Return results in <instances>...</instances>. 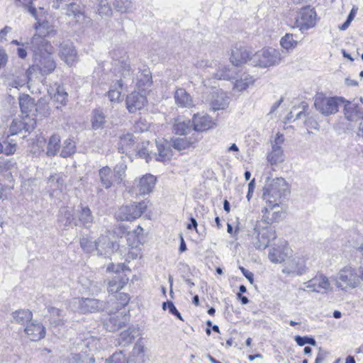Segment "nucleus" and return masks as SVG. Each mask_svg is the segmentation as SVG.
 <instances>
[{"label": "nucleus", "mask_w": 363, "mask_h": 363, "mask_svg": "<svg viewBox=\"0 0 363 363\" xmlns=\"http://www.w3.org/2000/svg\"><path fill=\"white\" fill-rule=\"evenodd\" d=\"M38 35H34L31 39L33 51V65L43 75L50 74L56 67L55 62L52 57V47L44 38L53 31L48 21L42 23L38 22L35 26Z\"/></svg>", "instance_id": "obj_1"}, {"label": "nucleus", "mask_w": 363, "mask_h": 363, "mask_svg": "<svg viewBox=\"0 0 363 363\" xmlns=\"http://www.w3.org/2000/svg\"><path fill=\"white\" fill-rule=\"evenodd\" d=\"M290 193L286 181L281 177L274 179L267 178L266 184L263 188V199L271 208L279 206L283 198H286Z\"/></svg>", "instance_id": "obj_2"}, {"label": "nucleus", "mask_w": 363, "mask_h": 363, "mask_svg": "<svg viewBox=\"0 0 363 363\" xmlns=\"http://www.w3.org/2000/svg\"><path fill=\"white\" fill-rule=\"evenodd\" d=\"M282 59L281 52L272 48H263L250 58V65L255 67L267 68L278 65Z\"/></svg>", "instance_id": "obj_3"}, {"label": "nucleus", "mask_w": 363, "mask_h": 363, "mask_svg": "<svg viewBox=\"0 0 363 363\" xmlns=\"http://www.w3.org/2000/svg\"><path fill=\"white\" fill-rule=\"evenodd\" d=\"M344 102L341 97H327L323 94H318L315 96L314 106L320 113L329 116L337 113L339 106Z\"/></svg>", "instance_id": "obj_4"}, {"label": "nucleus", "mask_w": 363, "mask_h": 363, "mask_svg": "<svg viewBox=\"0 0 363 363\" xmlns=\"http://www.w3.org/2000/svg\"><path fill=\"white\" fill-rule=\"evenodd\" d=\"M73 310L78 311L81 313H95L103 310L106 303L99 299L91 298H74L71 303Z\"/></svg>", "instance_id": "obj_5"}, {"label": "nucleus", "mask_w": 363, "mask_h": 363, "mask_svg": "<svg viewBox=\"0 0 363 363\" xmlns=\"http://www.w3.org/2000/svg\"><path fill=\"white\" fill-rule=\"evenodd\" d=\"M336 286L338 288L355 289L359 286V279L357 277L356 269L350 266L341 269L337 275Z\"/></svg>", "instance_id": "obj_6"}, {"label": "nucleus", "mask_w": 363, "mask_h": 363, "mask_svg": "<svg viewBox=\"0 0 363 363\" xmlns=\"http://www.w3.org/2000/svg\"><path fill=\"white\" fill-rule=\"evenodd\" d=\"M65 11V14L71 18L73 21L82 25V26L89 27L92 24V20L87 17L83 9L77 3H64L62 8Z\"/></svg>", "instance_id": "obj_7"}, {"label": "nucleus", "mask_w": 363, "mask_h": 363, "mask_svg": "<svg viewBox=\"0 0 363 363\" xmlns=\"http://www.w3.org/2000/svg\"><path fill=\"white\" fill-rule=\"evenodd\" d=\"M157 182V178L151 174H146L135 179L130 191L136 195L145 196L152 192Z\"/></svg>", "instance_id": "obj_8"}, {"label": "nucleus", "mask_w": 363, "mask_h": 363, "mask_svg": "<svg viewBox=\"0 0 363 363\" xmlns=\"http://www.w3.org/2000/svg\"><path fill=\"white\" fill-rule=\"evenodd\" d=\"M316 24V13L310 6L302 8L296 17L295 26L300 30H307Z\"/></svg>", "instance_id": "obj_9"}, {"label": "nucleus", "mask_w": 363, "mask_h": 363, "mask_svg": "<svg viewBox=\"0 0 363 363\" xmlns=\"http://www.w3.org/2000/svg\"><path fill=\"white\" fill-rule=\"evenodd\" d=\"M146 208L145 202L123 206L116 212V217L121 220H133L139 218Z\"/></svg>", "instance_id": "obj_10"}, {"label": "nucleus", "mask_w": 363, "mask_h": 363, "mask_svg": "<svg viewBox=\"0 0 363 363\" xmlns=\"http://www.w3.org/2000/svg\"><path fill=\"white\" fill-rule=\"evenodd\" d=\"M115 55V53H113V58L115 60V65L118 66V72L121 73V79L117 81L116 85H117L119 89H121L123 83L126 84L134 83L135 77L130 64L127 62L128 57L125 53H124V56L121 57V60L116 59Z\"/></svg>", "instance_id": "obj_11"}, {"label": "nucleus", "mask_w": 363, "mask_h": 363, "mask_svg": "<svg viewBox=\"0 0 363 363\" xmlns=\"http://www.w3.org/2000/svg\"><path fill=\"white\" fill-rule=\"evenodd\" d=\"M292 250L289 247L287 241L279 240L269 252L268 257L273 263H281L286 258L291 255Z\"/></svg>", "instance_id": "obj_12"}, {"label": "nucleus", "mask_w": 363, "mask_h": 363, "mask_svg": "<svg viewBox=\"0 0 363 363\" xmlns=\"http://www.w3.org/2000/svg\"><path fill=\"white\" fill-rule=\"evenodd\" d=\"M126 107L131 113L142 110L147 103L146 97L136 91H133L128 94L126 97Z\"/></svg>", "instance_id": "obj_13"}, {"label": "nucleus", "mask_w": 363, "mask_h": 363, "mask_svg": "<svg viewBox=\"0 0 363 363\" xmlns=\"http://www.w3.org/2000/svg\"><path fill=\"white\" fill-rule=\"evenodd\" d=\"M306 261L303 257H294L283 268L282 272L287 275L301 276L306 272Z\"/></svg>", "instance_id": "obj_14"}, {"label": "nucleus", "mask_w": 363, "mask_h": 363, "mask_svg": "<svg viewBox=\"0 0 363 363\" xmlns=\"http://www.w3.org/2000/svg\"><path fill=\"white\" fill-rule=\"evenodd\" d=\"M257 230V228H254ZM257 240L255 246L257 249H265L269 242L276 238V233L274 228H257L256 230Z\"/></svg>", "instance_id": "obj_15"}, {"label": "nucleus", "mask_w": 363, "mask_h": 363, "mask_svg": "<svg viewBox=\"0 0 363 363\" xmlns=\"http://www.w3.org/2000/svg\"><path fill=\"white\" fill-rule=\"evenodd\" d=\"M59 55L69 66L72 65L77 59V51L73 43L69 41H63L60 44Z\"/></svg>", "instance_id": "obj_16"}, {"label": "nucleus", "mask_w": 363, "mask_h": 363, "mask_svg": "<svg viewBox=\"0 0 363 363\" xmlns=\"http://www.w3.org/2000/svg\"><path fill=\"white\" fill-rule=\"evenodd\" d=\"M209 104L213 111L224 110L229 104V99L226 93L217 90L212 92Z\"/></svg>", "instance_id": "obj_17"}, {"label": "nucleus", "mask_w": 363, "mask_h": 363, "mask_svg": "<svg viewBox=\"0 0 363 363\" xmlns=\"http://www.w3.org/2000/svg\"><path fill=\"white\" fill-rule=\"evenodd\" d=\"M25 333L32 341H38L45 336V328L40 323L30 322L27 324Z\"/></svg>", "instance_id": "obj_18"}, {"label": "nucleus", "mask_w": 363, "mask_h": 363, "mask_svg": "<svg viewBox=\"0 0 363 363\" xmlns=\"http://www.w3.org/2000/svg\"><path fill=\"white\" fill-rule=\"evenodd\" d=\"M194 130L203 131L212 128L215 123L211 118L206 114H194L192 119Z\"/></svg>", "instance_id": "obj_19"}, {"label": "nucleus", "mask_w": 363, "mask_h": 363, "mask_svg": "<svg viewBox=\"0 0 363 363\" xmlns=\"http://www.w3.org/2000/svg\"><path fill=\"white\" fill-rule=\"evenodd\" d=\"M252 56L245 48L240 47L235 48L232 50L230 57V62L235 66H240L249 62L250 63V58Z\"/></svg>", "instance_id": "obj_20"}, {"label": "nucleus", "mask_w": 363, "mask_h": 363, "mask_svg": "<svg viewBox=\"0 0 363 363\" xmlns=\"http://www.w3.org/2000/svg\"><path fill=\"white\" fill-rule=\"evenodd\" d=\"M198 141L196 133H193L189 138H172L171 140L172 146L177 151L185 150L194 147Z\"/></svg>", "instance_id": "obj_21"}, {"label": "nucleus", "mask_w": 363, "mask_h": 363, "mask_svg": "<svg viewBox=\"0 0 363 363\" xmlns=\"http://www.w3.org/2000/svg\"><path fill=\"white\" fill-rule=\"evenodd\" d=\"M175 104L181 108H191L194 101L191 96L183 88H178L174 92Z\"/></svg>", "instance_id": "obj_22"}, {"label": "nucleus", "mask_w": 363, "mask_h": 363, "mask_svg": "<svg viewBox=\"0 0 363 363\" xmlns=\"http://www.w3.org/2000/svg\"><path fill=\"white\" fill-rule=\"evenodd\" d=\"M97 242H100L99 247L96 249V252L99 255H107L113 252L116 247H118V244L111 239L107 235H101L97 240Z\"/></svg>", "instance_id": "obj_23"}, {"label": "nucleus", "mask_w": 363, "mask_h": 363, "mask_svg": "<svg viewBox=\"0 0 363 363\" xmlns=\"http://www.w3.org/2000/svg\"><path fill=\"white\" fill-rule=\"evenodd\" d=\"M172 130L177 135H186L194 130L193 123L189 119L179 118L175 119Z\"/></svg>", "instance_id": "obj_24"}, {"label": "nucleus", "mask_w": 363, "mask_h": 363, "mask_svg": "<svg viewBox=\"0 0 363 363\" xmlns=\"http://www.w3.org/2000/svg\"><path fill=\"white\" fill-rule=\"evenodd\" d=\"M274 208H271L269 207V204L267 206L264 208V211H263L264 214L262 216V220L268 225H272L273 223H277L279 220H281L284 218V213L282 211H273L272 210Z\"/></svg>", "instance_id": "obj_25"}, {"label": "nucleus", "mask_w": 363, "mask_h": 363, "mask_svg": "<svg viewBox=\"0 0 363 363\" xmlns=\"http://www.w3.org/2000/svg\"><path fill=\"white\" fill-rule=\"evenodd\" d=\"M138 335L139 330L138 328H129L120 334L118 343L119 345L123 347L128 346L130 345Z\"/></svg>", "instance_id": "obj_26"}, {"label": "nucleus", "mask_w": 363, "mask_h": 363, "mask_svg": "<svg viewBox=\"0 0 363 363\" xmlns=\"http://www.w3.org/2000/svg\"><path fill=\"white\" fill-rule=\"evenodd\" d=\"M344 112L346 118L350 121H357L359 118L362 119L363 113L360 111L358 105L352 104L348 101H345Z\"/></svg>", "instance_id": "obj_27"}, {"label": "nucleus", "mask_w": 363, "mask_h": 363, "mask_svg": "<svg viewBox=\"0 0 363 363\" xmlns=\"http://www.w3.org/2000/svg\"><path fill=\"white\" fill-rule=\"evenodd\" d=\"M128 245L133 247H138L144 242L143 228H135L128 231L126 235Z\"/></svg>", "instance_id": "obj_28"}, {"label": "nucleus", "mask_w": 363, "mask_h": 363, "mask_svg": "<svg viewBox=\"0 0 363 363\" xmlns=\"http://www.w3.org/2000/svg\"><path fill=\"white\" fill-rule=\"evenodd\" d=\"M136 86L143 90L150 86L152 84V75L151 72L147 69H144L143 70H140L137 73L136 79Z\"/></svg>", "instance_id": "obj_29"}, {"label": "nucleus", "mask_w": 363, "mask_h": 363, "mask_svg": "<svg viewBox=\"0 0 363 363\" xmlns=\"http://www.w3.org/2000/svg\"><path fill=\"white\" fill-rule=\"evenodd\" d=\"M127 321L128 318L125 315H116L108 319L105 323V326L108 331L114 332L123 327Z\"/></svg>", "instance_id": "obj_30"}, {"label": "nucleus", "mask_w": 363, "mask_h": 363, "mask_svg": "<svg viewBox=\"0 0 363 363\" xmlns=\"http://www.w3.org/2000/svg\"><path fill=\"white\" fill-rule=\"evenodd\" d=\"M158 154H154L156 160L160 162H165L171 159L172 152L167 143L165 141L159 142L156 140Z\"/></svg>", "instance_id": "obj_31"}, {"label": "nucleus", "mask_w": 363, "mask_h": 363, "mask_svg": "<svg viewBox=\"0 0 363 363\" xmlns=\"http://www.w3.org/2000/svg\"><path fill=\"white\" fill-rule=\"evenodd\" d=\"M133 355L128 359L127 363H143L145 362V346L138 340L132 352Z\"/></svg>", "instance_id": "obj_32"}, {"label": "nucleus", "mask_w": 363, "mask_h": 363, "mask_svg": "<svg viewBox=\"0 0 363 363\" xmlns=\"http://www.w3.org/2000/svg\"><path fill=\"white\" fill-rule=\"evenodd\" d=\"M106 115L102 110H94L91 118L92 129L96 130L104 128L106 123Z\"/></svg>", "instance_id": "obj_33"}, {"label": "nucleus", "mask_w": 363, "mask_h": 363, "mask_svg": "<svg viewBox=\"0 0 363 363\" xmlns=\"http://www.w3.org/2000/svg\"><path fill=\"white\" fill-rule=\"evenodd\" d=\"M267 160L272 165L281 163L284 160V155L281 146H272V151L268 153Z\"/></svg>", "instance_id": "obj_34"}, {"label": "nucleus", "mask_w": 363, "mask_h": 363, "mask_svg": "<svg viewBox=\"0 0 363 363\" xmlns=\"http://www.w3.org/2000/svg\"><path fill=\"white\" fill-rule=\"evenodd\" d=\"M99 177L101 184L106 188L109 189L113 184L114 175L109 167L106 166L99 169Z\"/></svg>", "instance_id": "obj_35"}, {"label": "nucleus", "mask_w": 363, "mask_h": 363, "mask_svg": "<svg viewBox=\"0 0 363 363\" xmlns=\"http://www.w3.org/2000/svg\"><path fill=\"white\" fill-rule=\"evenodd\" d=\"M135 143L134 136L131 133H126L120 137L118 143L119 152L124 153L133 148Z\"/></svg>", "instance_id": "obj_36"}, {"label": "nucleus", "mask_w": 363, "mask_h": 363, "mask_svg": "<svg viewBox=\"0 0 363 363\" xmlns=\"http://www.w3.org/2000/svg\"><path fill=\"white\" fill-rule=\"evenodd\" d=\"M128 279L124 277H116L108 282V291L117 293L128 283Z\"/></svg>", "instance_id": "obj_37"}, {"label": "nucleus", "mask_w": 363, "mask_h": 363, "mask_svg": "<svg viewBox=\"0 0 363 363\" xmlns=\"http://www.w3.org/2000/svg\"><path fill=\"white\" fill-rule=\"evenodd\" d=\"M84 345L87 348L86 351L84 352L86 354L87 352H90L87 354L89 357H93V352H98L101 349V343L99 339L89 336L86 337L84 340Z\"/></svg>", "instance_id": "obj_38"}, {"label": "nucleus", "mask_w": 363, "mask_h": 363, "mask_svg": "<svg viewBox=\"0 0 363 363\" xmlns=\"http://www.w3.org/2000/svg\"><path fill=\"white\" fill-rule=\"evenodd\" d=\"M100 242H97V240H93L92 238L86 236L83 237L80 240V245L83 251L86 253H94L96 252V249H100L99 245Z\"/></svg>", "instance_id": "obj_39"}, {"label": "nucleus", "mask_w": 363, "mask_h": 363, "mask_svg": "<svg viewBox=\"0 0 363 363\" xmlns=\"http://www.w3.org/2000/svg\"><path fill=\"white\" fill-rule=\"evenodd\" d=\"M315 281L316 283L317 289L318 293L325 294L332 291L333 287L328 278L323 275L320 274L315 277Z\"/></svg>", "instance_id": "obj_40"}, {"label": "nucleus", "mask_w": 363, "mask_h": 363, "mask_svg": "<svg viewBox=\"0 0 363 363\" xmlns=\"http://www.w3.org/2000/svg\"><path fill=\"white\" fill-rule=\"evenodd\" d=\"M113 5L115 9L121 13H133L135 9L131 0H115Z\"/></svg>", "instance_id": "obj_41"}, {"label": "nucleus", "mask_w": 363, "mask_h": 363, "mask_svg": "<svg viewBox=\"0 0 363 363\" xmlns=\"http://www.w3.org/2000/svg\"><path fill=\"white\" fill-rule=\"evenodd\" d=\"M13 322L23 325L31 320L33 314L29 310H18L13 313Z\"/></svg>", "instance_id": "obj_42"}, {"label": "nucleus", "mask_w": 363, "mask_h": 363, "mask_svg": "<svg viewBox=\"0 0 363 363\" xmlns=\"http://www.w3.org/2000/svg\"><path fill=\"white\" fill-rule=\"evenodd\" d=\"M255 79L247 74H243L240 79H236L234 88L239 91L245 90L250 85L254 84Z\"/></svg>", "instance_id": "obj_43"}, {"label": "nucleus", "mask_w": 363, "mask_h": 363, "mask_svg": "<svg viewBox=\"0 0 363 363\" xmlns=\"http://www.w3.org/2000/svg\"><path fill=\"white\" fill-rule=\"evenodd\" d=\"M60 213L61 216L59 220L60 225H63L65 226H77L79 225L78 222L73 218L71 211L67 208H62Z\"/></svg>", "instance_id": "obj_44"}, {"label": "nucleus", "mask_w": 363, "mask_h": 363, "mask_svg": "<svg viewBox=\"0 0 363 363\" xmlns=\"http://www.w3.org/2000/svg\"><path fill=\"white\" fill-rule=\"evenodd\" d=\"M19 106L21 112L26 116L28 115L35 106L33 100L27 94L19 97Z\"/></svg>", "instance_id": "obj_45"}, {"label": "nucleus", "mask_w": 363, "mask_h": 363, "mask_svg": "<svg viewBox=\"0 0 363 363\" xmlns=\"http://www.w3.org/2000/svg\"><path fill=\"white\" fill-rule=\"evenodd\" d=\"M60 136L57 135H53L50 137L48 147H47V155L49 156L55 155L60 150Z\"/></svg>", "instance_id": "obj_46"}, {"label": "nucleus", "mask_w": 363, "mask_h": 363, "mask_svg": "<svg viewBox=\"0 0 363 363\" xmlns=\"http://www.w3.org/2000/svg\"><path fill=\"white\" fill-rule=\"evenodd\" d=\"M126 169L127 165L124 162L118 163L114 167V180L118 184L123 183V179L125 177Z\"/></svg>", "instance_id": "obj_47"}, {"label": "nucleus", "mask_w": 363, "mask_h": 363, "mask_svg": "<svg viewBox=\"0 0 363 363\" xmlns=\"http://www.w3.org/2000/svg\"><path fill=\"white\" fill-rule=\"evenodd\" d=\"M76 145L74 140L72 139H67L65 140L62 149L60 152V156L62 157H67L71 156L75 152Z\"/></svg>", "instance_id": "obj_48"}, {"label": "nucleus", "mask_w": 363, "mask_h": 363, "mask_svg": "<svg viewBox=\"0 0 363 363\" xmlns=\"http://www.w3.org/2000/svg\"><path fill=\"white\" fill-rule=\"evenodd\" d=\"M234 73L235 72L230 68L223 67L215 74V77L218 79L231 80L235 79Z\"/></svg>", "instance_id": "obj_49"}, {"label": "nucleus", "mask_w": 363, "mask_h": 363, "mask_svg": "<svg viewBox=\"0 0 363 363\" xmlns=\"http://www.w3.org/2000/svg\"><path fill=\"white\" fill-rule=\"evenodd\" d=\"M80 208L81 210L79 216V221H80L83 225L91 223L93 220V216L91 213L90 209L86 206H82Z\"/></svg>", "instance_id": "obj_50"}, {"label": "nucleus", "mask_w": 363, "mask_h": 363, "mask_svg": "<svg viewBox=\"0 0 363 363\" xmlns=\"http://www.w3.org/2000/svg\"><path fill=\"white\" fill-rule=\"evenodd\" d=\"M98 12L101 16H110L112 9L110 0H99Z\"/></svg>", "instance_id": "obj_51"}, {"label": "nucleus", "mask_w": 363, "mask_h": 363, "mask_svg": "<svg viewBox=\"0 0 363 363\" xmlns=\"http://www.w3.org/2000/svg\"><path fill=\"white\" fill-rule=\"evenodd\" d=\"M85 354L83 353H79V354H74L72 355V357L69 358V363H91L94 362V359L92 357H89L86 355H84Z\"/></svg>", "instance_id": "obj_52"}, {"label": "nucleus", "mask_w": 363, "mask_h": 363, "mask_svg": "<svg viewBox=\"0 0 363 363\" xmlns=\"http://www.w3.org/2000/svg\"><path fill=\"white\" fill-rule=\"evenodd\" d=\"M48 311L52 319V322L56 325H60L62 320L63 311L57 308L48 306Z\"/></svg>", "instance_id": "obj_53"}, {"label": "nucleus", "mask_w": 363, "mask_h": 363, "mask_svg": "<svg viewBox=\"0 0 363 363\" xmlns=\"http://www.w3.org/2000/svg\"><path fill=\"white\" fill-rule=\"evenodd\" d=\"M281 45L286 50L293 49L296 46L297 42L294 39L293 35L286 34L280 40Z\"/></svg>", "instance_id": "obj_54"}, {"label": "nucleus", "mask_w": 363, "mask_h": 363, "mask_svg": "<svg viewBox=\"0 0 363 363\" xmlns=\"http://www.w3.org/2000/svg\"><path fill=\"white\" fill-rule=\"evenodd\" d=\"M67 97L68 94L65 91V89L58 85L53 95V99L60 104H65L67 100Z\"/></svg>", "instance_id": "obj_55"}, {"label": "nucleus", "mask_w": 363, "mask_h": 363, "mask_svg": "<svg viewBox=\"0 0 363 363\" xmlns=\"http://www.w3.org/2000/svg\"><path fill=\"white\" fill-rule=\"evenodd\" d=\"M294 340L299 346H303L306 344H309L313 346L316 345L315 340L311 337H301L299 335H296Z\"/></svg>", "instance_id": "obj_56"}, {"label": "nucleus", "mask_w": 363, "mask_h": 363, "mask_svg": "<svg viewBox=\"0 0 363 363\" xmlns=\"http://www.w3.org/2000/svg\"><path fill=\"white\" fill-rule=\"evenodd\" d=\"M167 308H168L170 313L177 316L179 320H183L180 313L177 311L172 301H166L162 303V309L166 310Z\"/></svg>", "instance_id": "obj_57"}, {"label": "nucleus", "mask_w": 363, "mask_h": 363, "mask_svg": "<svg viewBox=\"0 0 363 363\" xmlns=\"http://www.w3.org/2000/svg\"><path fill=\"white\" fill-rule=\"evenodd\" d=\"M127 362L128 360H126L125 357L121 352L114 353L106 360V363H127Z\"/></svg>", "instance_id": "obj_58"}, {"label": "nucleus", "mask_w": 363, "mask_h": 363, "mask_svg": "<svg viewBox=\"0 0 363 363\" xmlns=\"http://www.w3.org/2000/svg\"><path fill=\"white\" fill-rule=\"evenodd\" d=\"M82 285L85 286L86 289L91 294H97L101 291V288L99 286L98 283L94 281H89V284L82 283Z\"/></svg>", "instance_id": "obj_59"}, {"label": "nucleus", "mask_w": 363, "mask_h": 363, "mask_svg": "<svg viewBox=\"0 0 363 363\" xmlns=\"http://www.w3.org/2000/svg\"><path fill=\"white\" fill-rule=\"evenodd\" d=\"M305 285L306 288H299L298 291H306V290H308V291L318 293V290L317 289L316 286V283L315 281V277L309 280L308 281L306 282Z\"/></svg>", "instance_id": "obj_60"}, {"label": "nucleus", "mask_w": 363, "mask_h": 363, "mask_svg": "<svg viewBox=\"0 0 363 363\" xmlns=\"http://www.w3.org/2000/svg\"><path fill=\"white\" fill-rule=\"evenodd\" d=\"M121 92L116 88H111L108 91V97L111 101H119Z\"/></svg>", "instance_id": "obj_61"}, {"label": "nucleus", "mask_w": 363, "mask_h": 363, "mask_svg": "<svg viewBox=\"0 0 363 363\" xmlns=\"http://www.w3.org/2000/svg\"><path fill=\"white\" fill-rule=\"evenodd\" d=\"M24 1V6L27 9V11L35 18H37L36 16V9L33 6V1L34 0H23Z\"/></svg>", "instance_id": "obj_62"}, {"label": "nucleus", "mask_w": 363, "mask_h": 363, "mask_svg": "<svg viewBox=\"0 0 363 363\" xmlns=\"http://www.w3.org/2000/svg\"><path fill=\"white\" fill-rule=\"evenodd\" d=\"M130 299V296L125 293H120L118 296V301L121 307L126 306Z\"/></svg>", "instance_id": "obj_63"}, {"label": "nucleus", "mask_w": 363, "mask_h": 363, "mask_svg": "<svg viewBox=\"0 0 363 363\" xmlns=\"http://www.w3.org/2000/svg\"><path fill=\"white\" fill-rule=\"evenodd\" d=\"M137 155L140 158L145 159L147 162H148L149 160L151 159L150 151L147 150L146 147H142L140 150H138Z\"/></svg>", "instance_id": "obj_64"}]
</instances>
